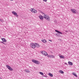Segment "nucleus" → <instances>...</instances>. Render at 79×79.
I'll return each instance as SVG.
<instances>
[{
    "label": "nucleus",
    "mask_w": 79,
    "mask_h": 79,
    "mask_svg": "<svg viewBox=\"0 0 79 79\" xmlns=\"http://www.w3.org/2000/svg\"><path fill=\"white\" fill-rule=\"evenodd\" d=\"M1 79V78L0 77V79Z\"/></svg>",
    "instance_id": "obj_34"
},
{
    "label": "nucleus",
    "mask_w": 79,
    "mask_h": 79,
    "mask_svg": "<svg viewBox=\"0 0 79 79\" xmlns=\"http://www.w3.org/2000/svg\"><path fill=\"white\" fill-rule=\"evenodd\" d=\"M43 16L44 18H45V19H47L48 21H50V17L49 16L46 15H44Z\"/></svg>",
    "instance_id": "obj_3"
},
{
    "label": "nucleus",
    "mask_w": 79,
    "mask_h": 79,
    "mask_svg": "<svg viewBox=\"0 0 79 79\" xmlns=\"http://www.w3.org/2000/svg\"><path fill=\"white\" fill-rule=\"evenodd\" d=\"M41 40H42V42H44V43H47V41L43 39Z\"/></svg>",
    "instance_id": "obj_12"
},
{
    "label": "nucleus",
    "mask_w": 79,
    "mask_h": 79,
    "mask_svg": "<svg viewBox=\"0 0 79 79\" xmlns=\"http://www.w3.org/2000/svg\"><path fill=\"white\" fill-rule=\"evenodd\" d=\"M12 13L14 15H17V13L15 12V11H12Z\"/></svg>",
    "instance_id": "obj_15"
},
{
    "label": "nucleus",
    "mask_w": 79,
    "mask_h": 79,
    "mask_svg": "<svg viewBox=\"0 0 79 79\" xmlns=\"http://www.w3.org/2000/svg\"><path fill=\"white\" fill-rule=\"evenodd\" d=\"M58 40H60V41L61 40V39H58Z\"/></svg>",
    "instance_id": "obj_29"
},
{
    "label": "nucleus",
    "mask_w": 79,
    "mask_h": 79,
    "mask_svg": "<svg viewBox=\"0 0 79 79\" xmlns=\"http://www.w3.org/2000/svg\"><path fill=\"white\" fill-rule=\"evenodd\" d=\"M44 77H47V75H43Z\"/></svg>",
    "instance_id": "obj_24"
},
{
    "label": "nucleus",
    "mask_w": 79,
    "mask_h": 79,
    "mask_svg": "<svg viewBox=\"0 0 79 79\" xmlns=\"http://www.w3.org/2000/svg\"><path fill=\"white\" fill-rule=\"evenodd\" d=\"M32 61L33 63H35V64H40V62L35 60L32 59Z\"/></svg>",
    "instance_id": "obj_2"
},
{
    "label": "nucleus",
    "mask_w": 79,
    "mask_h": 79,
    "mask_svg": "<svg viewBox=\"0 0 79 79\" xmlns=\"http://www.w3.org/2000/svg\"><path fill=\"white\" fill-rule=\"evenodd\" d=\"M31 12H32V13H34V11H35V9H31Z\"/></svg>",
    "instance_id": "obj_18"
},
{
    "label": "nucleus",
    "mask_w": 79,
    "mask_h": 79,
    "mask_svg": "<svg viewBox=\"0 0 79 79\" xmlns=\"http://www.w3.org/2000/svg\"><path fill=\"white\" fill-rule=\"evenodd\" d=\"M0 21H1V22H2V23H3V20L1 19V20H0Z\"/></svg>",
    "instance_id": "obj_23"
},
{
    "label": "nucleus",
    "mask_w": 79,
    "mask_h": 79,
    "mask_svg": "<svg viewBox=\"0 0 79 79\" xmlns=\"http://www.w3.org/2000/svg\"><path fill=\"white\" fill-rule=\"evenodd\" d=\"M40 74H41V75H44V73L42 72H40L39 73Z\"/></svg>",
    "instance_id": "obj_21"
},
{
    "label": "nucleus",
    "mask_w": 79,
    "mask_h": 79,
    "mask_svg": "<svg viewBox=\"0 0 79 79\" xmlns=\"http://www.w3.org/2000/svg\"><path fill=\"white\" fill-rule=\"evenodd\" d=\"M10 0L11 1H13V0Z\"/></svg>",
    "instance_id": "obj_32"
},
{
    "label": "nucleus",
    "mask_w": 79,
    "mask_h": 79,
    "mask_svg": "<svg viewBox=\"0 0 79 79\" xmlns=\"http://www.w3.org/2000/svg\"><path fill=\"white\" fill-rule=\"evenodd\" d=\"M48 57V58H55V56L52 55H47Z\"/></svg>",
    "instance_id": "obj_7"
},
{
    "label": "nucleus",
    "mask_w": 79,
    "mask_h": 79,
    "mask_svg": "<svg viewBox=\"0 0 79 79\" xmlns=\"http://www.w3.org/2000/svg\"><path fill=\"white\" fill-rule=\"evenodd\" d=\"M6 68H8V69H9L10 71H13V69L11 68V67L10 66L8 65H6Z\"/></svg>",
    "instance_id": "obj_6"
},
{
    "label": "nucleus",
    "mask_w": 79,
    "mask_h": 79,
    "mask_svg": "<svg viewBox=\"0 0 79 79\" xmlns=\"http://www.w3.org/2000/svg\"><path fill=\"white\" fill-rule=\"evenodd\" d=\"M15 16H16V17H18V15H15Z\"/></svg>",
    "instance_id": "obj_27"
},
{
    "label": "nucleus",
    "mask_w": 79,
    "mask_h": 79,
    "mask_svg": "<svg viewBox=\"0 0 79 79\" xmlns=\"http://www.w3.org/2000/svg\"><path fill=\"white\" fill-rule=\"evenodd\" d=\"M43 1H44V2H47V0H43Z\"/></svg>",
    "instance_id": "obj_26"
},
{
    "label": "nucleus",
    "mask_w": 79,
    "mask_h": 79,
    "mask_svg": "<svg viewBox=\"0 0 79 79\" xmlns=\"http://www.w3.org/2000/svg\"><path fill=\"white\" fill-rule=\"evenodd\" d=\"M33 13H37V10H35L34 11Z\"/></svg>",
    "instance_id": "obj_22"
},
{
    "label": "nucleus",
    "mask_w": 79,
    "mask_h": 79,
    "mask_svg": "<svg viewBox=\"0 0 79 79\" xmlns=\"http://www.w3.org/2000/svg\"><path fill=\"white\" fill-rule=\"evenodd\" d=\"M3 42H6V40L5 38H1Z\"/></svg>",
    "instance_id": "obj_11"
},
{
    "label": "nucleus",
    "mask_w": 79,
    "mask_h": 79,
    "mask_svg": "<svg viewBox=\"0 0 79 79\" xmlns=\"http://www.w3.org/2000/svg\"><path fill=\"white\" fill-rule=\"evenodd\" d=\"M55 32L57 33L56 34V35H57V37H60V34H62V33H61V32H60L57 30H55Z\"/></svg>",
    "instance_id": "obj_1"
},
{
    "label": "nucleus",
    "mask_w": 79,
    "mask_h": 79,
    "mask_svg": "<svg viewBox=\"0 0 79 79\" xmlns=\"http://www.w3.org/2000/svg\"><path fill=\"white\" fill-rule=\"evenodd\" d=\"M43 15H45V13H43Z\"/></svg>",
    "instance_id": "obj_33"
},
{
    "label": "nucleus",
    "mask_w": 79,
    "mask_h": 79,
    "mask_svg": "<svg viewBox=\"0 0 79 79\" xmlns=\"http://www.w3.org/2000/svg\"><path fill=\"white\" fill-rule=\"evenodd\" d=\"M48 75H49V76H51V77H53V74L51 73H48Z\"/></svg>",
    "instance_id": "obj_20"
},
{
    "label": "nucleus",
    "mask_w": 79,
    "mask_h": 79,
    "mask_svg": "<svg viewBox=\"0 0 79 79\" xmlns=\"http://www.w3.org/2000/svg\"><path fill=\"white\" fill-rule=\"evenodd\" d=\"M64 64H67V63H65Z\"/></svg>",
    "instance_id": "obj_30"
},
{
    "label": "nucleus",
    "mask_w": 79,
    "mask_h": 79,
    "mask_svg": "<svg viewBox=\"0 0 79 79\" xmlns=\"http://www.w3.org/2000/svg\"><path fill=\"white\" fill-rule=\"evenodd\" d=\"M49 41H50V42H52V41L50 40H49Z\"/></svg>",
    "instance_id": "obj_28"
},
{
    "label": "nucleus",
    "mask_w": 79,
    "mask_h": 79,
    "mask_svg": "<svg viewBox=\"0 0 79 79\" xmlns=\"http://www.w3.org/2000/svg\"><path fill=\"white\" fill-rule=\"evenodd\" d=\"M59 56L60 58H64V57L63 56Z\"/></svg>",
    "instance_id": "obj_19"
},
{
    "label": "nucleus",
    "mask_w": 79,
    "mask_h": 79,
    "mask_svg": "<svg viewBox=\"0 0 79 79\" xmlns=\"http://www.w3.org/2000/svg\"><path fill=\"white\" fill-rule=\"evenodd\" d=\"M39 18L40 19L42 20L44 19V17H43V16L42 15H40L39 16Z\"/></svg>",
    "instance_id": "obj_10"
},
{
    "label": "nucleus",
    "mask_w": 79,
    "mask_h": 79,
    "mask_svg": "<svg viewBox=\"0 0 79 79\" xmlns=\"http://www.w3.org/2000/svg\"><path fill=\"white\" fill-rule=\"evenodd\" d=\"M27 73H30V71L29 70H27V69H26L24 70Z\"/></svg>",
    "instance_id": "obj_13"
},
{
    "label": "nucleus",
    "mask_w": 79,
    "mask_h": 79,
    "mask_svg": "<svg viewBox=\"0 0 79 79\" xmlns=\"http://www.w3.org/2000/svg\"><path fill=\"white\" fill-rule=\"evenodd\" d=\"M35 47H37V48H39V47H40V45L38 44H37L36 43H35Z\"/></svg>",
    "instance_id": "obj_9"
},
{
    "label": "nucleus",
    "mask_w": 79,
    "mask_h": 79,
    "mask_svg": "<svg viewBox=\"0 0 79 79\" xmlns=\"http://www.w3.org/2000/svg\"><path fill=\"white\" fill-rule=\"evenodd\" d=\"M1 43L3 44H5V43H4L3 42H1Z\"/></svg>",
    "instance_id": "obj_25"
},
{
    "label": "nucleus",
    "mask_w": 79,
    "mask_h": 79,
    "mask_svg": "<svg viewBox=\"0 0 79 79\" xmlns=\"http://www.w3.org/2000/svg\"><path fill=\"white\" fill-rule=\"evenodd\" d=\"M72 74H73V75H74V76H75V77H77V75H76V74H75V73H73Z\"/></svg>",
    "instance_id": "obj_16"
},
{
    "label": "nucleus",
    "mask_w": 79,
    "mask_h": 79,
    "mask_svg": "<svg viewBox=\"0 0 79 79\" xmlns=\"http://www.w3.org/2000/svg\"><path fill=\"white\" fill-rule=\"evenodd\" d=\"M30 46L32 48H35V43L34 44L31 43L30 44Z\"/></svg>",
    "instance_id": "obj_5"
},
{
    "label": "nucleus",
    "mask_w": 79,
    "mask_h": 79,
    "mask_svg": "<svg viewBox=\"0 0 79 79\" xmlns=\"http://www.w3.org/2000/svg\"><path fill=\"white\" fill-rule=\"evenodd\" d=\"M59 72L60 73H61V74H64V72L61 70H59Z\"/></svg>",
    "instance_id": "obj_14"
},
{
    "label": "nucleus",
    "mask_w": 79,
    "mask_h": 79,
    "mask_svg": "<svg viewBox=\"0 0 79 79\" xmlns=\"http://www.w3.org/2000/svg\"><path fill=\"white\" fill-rule=\"evenodd\" d=\"M65 32H68V31H66Z\"/></svg>",
    "instance_id": "obj_31"
},
{
    "label": "nucleus",
    "mask_w": 79,
    "mask_h": 79,
    "mask_svg": "<svg viewBox=\"0 0 79 79\" xmlns=\"http://www.w3.org/2000/svg\"><path fill=\"white\" fill-rule=\"evenodd\" d=\"M71 11H72V12L73 13H76V10L75 9H71Z\"/></svg>",
    "instance_id": "obj_8"
},
{
    "label": "nucleus",
    "mask_w": 79,
    "mask_h": 79,
    "mask_svg": "<svg viewBox=\"0 0 79 79\" xmlns=\"http://www.w3.org/2000/svg\"><path fill=\"white\" fill-rule=\"evenodd\" d=\"M68 63L69 64H70V65H73V63H72V62H71L69 61Z\"/></svg>",
    "instance_id": "obj_17"
},
{
    "label": "nucleus",
    "mask_w": 79,
    "mask_h": 79,
    "mask_svg": "<svg viewBox=\"0 0 79 79\" xmlns=\"http://www.w3.org/2000/svg\"><path fill=\"white\" fill-rule=\"evenodd\" d=\"M41 53L44 55H45V56H47V55H48V54L46 52L44 51H42L40 52Z\"/></svg>",
    "instance_id": "obj_4"
}]
</instances>
